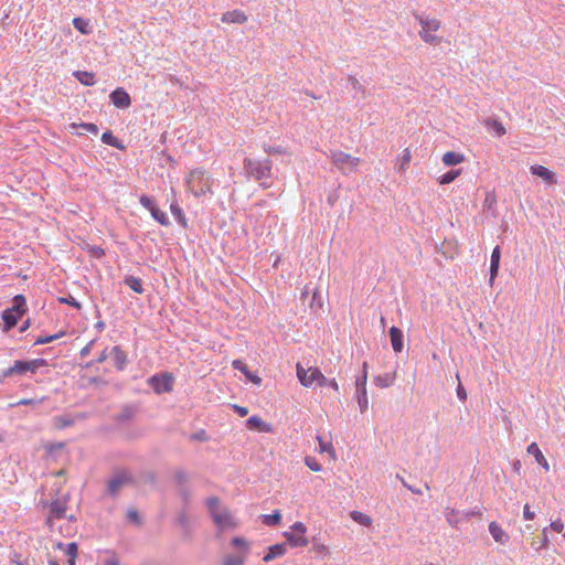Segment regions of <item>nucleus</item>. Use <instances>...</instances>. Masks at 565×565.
<instances>
[{
  "instance_id": "obj_8",
  "label": "nucleus",
  "mask_w": 565,
  "mask_h": 565,
  "mask_svg": "<svg viewBox=\"0 0 565 565\" xmlns=\"http://www.w3.org/2000/svg\"><path fill=\"white\" fill-rule=\"evenodd\" d=\"M307 527L302 522H295L290 526V531L284 532L287 546L303 547L307 546L309 541L306 537Z\"/></svg>"
},
{
  "instance_id": "obj_36",
  "label": "nucleus",
  "mask_w": 565,
  "mask_h": 565,
  "mask_svg": "<svg viewBox=\"0 0 565 565\" xmlns=\"http://www.w3.org/2000/svg\"><path fill=\"white\" fill-rule=\"evenodd\" d=\"M73 419L67 416H56L53 418V425L56 429H62L73 425Z\"/></svg>"
},
{
  "instance_id": "obj_7",
  "label": "nucleus",
  "mask_w": 565,
  "mask_h": 565,
  "mask_svg": "<svg viewBox=\"0 0 565 565\" xmlns=\"http://www.w3.org/2000/svg\"><path fill=\"white\" fill-rule=\"evenodd\" d=\"M254 177L259 181L263 188L270 186L269 180L271 178V161L265 159L264 161L250 162L249 161V177Z\"/></svg>"
},
{
  "instance_id": "obj_47",
  "label": "nucleus",
  "mask_w": 565,
  "mask_h": 565,
  "mask_svg": "<svg viewBox=\"0 0 565 565\" xmlns=\"http://www.w3.org/2000/svg\"><path fill=\"white\" fill-rule=\"evenodd\" d=\"M58 301L61 303H67V305L72 306V307H74L76 309H81L82 308L81 303L75 298H73L72 296H70L67 298L60 297Z\"/></svg>"
},
{
  "instance_id": "obj_50",
  "label": "nucleus",
  "mask_w": 565,
  "mask_h": 565,
  "mask_svg": "<svg viewBox=\"0 0 565 565\" xmlns=\"http://www.w3.org/2000/svg\"><path fill=\"white\" fill-rule=\"evenodd\" d=\"M102 140H103V142H105L107 145L117 147L116 138L113 136L111 132H104L102 136Z\"/></svg>"
},
{
  "instance_id": "obj_15",
  "label": "nucleus",
  "mask_w": 565,
  "mask_h": 565,
  "mask_svg": "<svg viewBox=\"0 0 565 565\" xmlns=\"http://www.w3.org/2000/svg\"><path fill=\"white\" fill-rule=\"evenodd\" d=\"M489 532L492 539L501 545H505L510 540L509 534L494 521L490 522Z\"/></svg>"
},
{
  "instance_id": "obj_30",
  "label": "nucleus",
  "mask_w": 565,
  "mask_h": 565,
  "mask_svg": "<svg viewBox=\"0 0 565 565\" xmlns=\"http://www.w3.org/2000/svg\"><path fill=\"white\" fill-rule=\"evenodd\" d=\"M125 284L136 294H142L145 291L142 280L138 277L128 276L125 278Z\"/></svg>"
},
{
  "instance_id": "obj_9",
  "label": "nucleus",
  "mask_w": 565,
  "mask_h": 565,
  "mask_svg": "<svg viewBox=\"0 0 565 565\" xmlns=\"http://www.w3.org/2000/svg\"><path fill=\"white\" fill-rule=\"evenodd\" d=\"M147 382L156 394L170 393L173 390L174 376L163 372L150 376Z\"/></svg>"
},
{
  "instance_id": "obj_40",
  "label": "nucleus",
  "mask_w": 565,
  "mask_h": 565,
  "mask_svg": "<svg viewBox=\"0 0 565 565\" xmlns=\"http://www.w3.org/2000/svg\"><path fill=\"white\" fill-rule=\"evenodd\" d=\"M76 78L84 85L89 86L95 83L94 73H74Z\"/></svg>"
},
{
  "instance_id": "obj_2",
  "label": "nucleus",
  "mask_w": 565,
  "mask_h": 565,
  "mask_svg": "<svg viewBox=\"0 0 565 565\" xmlns=\"http://www.w3.org/2000/svg\"><path fill=\"white\" fill-rule=\"evenodd\" d=\"M206 503L213 522L220 531L232 530L237 525L234 515L222 505L216 497L209 498Z\"/></svg>"
},
{
  "instance_id": "obj_20",
  "label": "nucleus",
  "mask_w": 565,
  "mask_h": 565,
  "mask_svg": "<svg viewBox=\"0 0 565 565\" xmlns=\"http://www.w3.org/2000/svg\"><path fill=\"white\" fill-rule=\"evenodd\" d=\"M527 452L530 455H532L536 462L542 466V468L545 470V471H548L550 470V465L547 462V460L545 459L544 455L542 454L540 447L537 446L536 443H531L529 446H527Z\"/></svg>"
},
{
  "instance_id": "obj_34",
  "label": "nucleus",
  "mask_w": 565,
  "mask_h": 565,
  "mask_svg": "<svg viewBox=\"0 0 565 565\" xmlns=\"http://www.w3.org/2000/svg\"><path fill=\"white\" fill-rule=\"evenodd\" d=\"M487 127L495 132L497 136L501 137L505 135L507 130L504 126L497 119H490L487 121Z\"/></svg>"
},
{
  "instance_id": "obj_31",
  "label": "nucleus",
  "mask_w": 565,
  "mask_h": 565,
  "mask_svg": "<svg viewBox=\"0 0 565 565\" xmlns=\"http://www.w3.org/2000/svg\"><path fill=\"white\" fill-rule=\"evenodd\" d=\"M350 516H351V519H352L354 522H356V523H359V524H361V525H363V526L369 527V526H371V525H372V519H371V516H369L367 514H365V513H363V512H360V511H352V512L350 513Z\"/></svg>"
},
{
  "instance_id": "obj_6",
  "label": "nucleus",
  "mask_w": 565,
  "mask_h": 565,
  "mask_svg": "<svg viewBox=\"0 0 565 565\" xmlns=\"http://www.w3.org/2000/svg\"><path fill=\"white\" fill-rule=\"evenodd\" d=\"M45 364H46V362L43 359H35V360H31V361L18 360V361H14L12 366H10L6 371H3L2 377H11L14 375H21L26 372L35 373L40 366H43Z\"/></svg>"
},
{
  "instance_id": "obj_37",
  "label": "nucleus",
  "mask_w": 565,
  "mask_h": 565,
  "mask_svg": "<svg viewBox=\"0 0 565 565\" xmlns=\"http://www.w3.org/2000/svg\"><path fill=\"white\" fill-rule=\"evenodd\" d=\"M411 159H412L411 150L408 148H405L403 150V153H402L401 158L398 159L399 170L401 171H406L407 170V168L409 166V162H411Z\"/></svg>"
},
{
  "instance_id": "obj_13",
  "label": "nucleus",
  "mask_w": 565,
  "mask_h": 565,
  "mask_svg": "<svg viewBox=\"0 0 565 565\" xmlns=\"http://www.w3.org/2000/svg\"><path fill=\"white\" fill-rule=\"evenodd\" d=\"M110 100L117 108H128L131 104L129 94L124 88H117L110 94Z\"/></svg>"
},
{
  "instance_id": "obj_23",
  "label": "nucleus",
  "mask_w": 565,
  "mask_h": 565,
  "mask_svg": "<svg viewBox=\"0 0 565 565\" xmlns=\"http://www.w3.org/2000/svg\"><path fill=\"white\" fill-rule=\"evenodd\" d=\"M56 548L63 550L65 548V554L68 556V565H75L77 558L78 546L75 542L68 543L64 545L63 543H57Z\"/></svg>"
},
{
  "instance_id": "obj_39",
  "label": "nucleus",
  "mask_w": 565,
  "mask_h": 565,
  "mask_svg": "<svg viewBox=\"0 0 565 565\" xmlns=\"http://www.w3.org/2000/svg\"><path fill=\"white\" fill-rule=\"evenodd\" d=\"M317 440L319 443V450H320V452H328L332 457H334L335 452H334V448H333L331 443L324 441L322 439V437H320V436H317Z\"/></svg>"
},
{
  "instance_id": "obj_11",
  "label": "nucleus",
  "mask_w": 565,
  "mask_h": 565,
  "mask_svg": "<svg viewBox=\"0 0 565 565\" xmlns=\"http://www.w3.org/2000/svg\"><path fill=\"white\" fill-rule=\"evenodd\" d=\"M67 510L66 502L64 500H54L50 504V513L46 523L52 526L54 520L62 519Z\"/></svg>"
},
{
  "instance_id": "obj_52",
  "label": "nucleus",
  "mask_w": 565,
  "mask_h": 565,
  "mask_svg": "<svg viewBox=\"0 0 565 565\" xmlns=\"http://www.w3.org/2000/svg\"><path fill=\"white\" fill-rule=\"evenodd\" d=\"M127 518L130 522L132 523H136V524H139L140 523V520H139V514L137 512V510H134V509H130L128 512H127Z\"/></svg>"
},
{
  "instance_id": "obj_41",
  "label": "nucleus",
  "mask_w": 565,
  "mask_h": 565,
  "mask_svg": "<svg viewBox=\"0 0 565 565\" xmlns=\"http://www.w3.org/2000/svg\"><path fill=\"white\" fill-rule=\"evenodd\" d=\"M64 334H65L64 332H58V333H55L52 335L39 337L35 340L34 344H46V343L53 342V341L62 338Z\"/></svg>"
},
{
  "instance_id": "obj_4",
  "label": "nucleus",
  "mask_w": 565,
  "mask_h": 565,
  "mask_svg": "<svg viewBox=\"0 0 565 565\" xmlns=\"http://www.w3.org/2000/svg\"><path fill=\"white\" fill-rule=\"evenodd\" d=\"M14 305L2 312V320L4 322V330L9 331L18 323L19 319L26 311V301L22 295L13 298Z\"/></svg>"
},
{
  "instance_id": "obj_25",
  "label": "nucleus",
  "mask_w": 565,
  "mask_h": 565,
  "mask_svg": "<svg viewBox=\"0 0 565 565\" xmlns=\"http://www.w3.org/2000/svg\"><path fill=\"white\" fill-rule=\"evenodd\" d=\"M395 381V373H384L374 376L373 382L377 387L386 388L390 387Z\"/></svg>"
},
{
  "instance_id": "obj_35",
  "label": "nucleus",
  "mask_w": 565,
  "mask_h": 565,
  "mask_svg": "<svg viewBox=\"0 0 565 565\" xmlns=\"http://www.w3.org/2000/svg\"><path fill=\"white\" fill-rule=\"evenodd\" d=\"M323 306V301L321 298V295L319 294L318 289H315L312 292L311 301L309 303V307L313 311H318Z\"/></svg>"
},
{
  "instance_id": "obj_51",
  "label": "nucleus",
  "mask_w": 565,
  "mask_h": 565,
  "mask_svg": "<svg viewBox=\"0 0 565 565\" xmlns=\"http://www.w3.org/2000/svg\"><path fill=\"white\" fill-rule=\"evenodd\" d=\"M551 529L557 533H561L564 530V523L561 519L554 520L550 524Z\"/></svg>"
},
{
  "instance_id": "obj_26",
  "label": "nucleus",
  "mask_w": 565,
  "mask_h": 565,
  "mask_svg": "<svg viewBox=\"0 0 565 565\" xmlns=\"http://www.w3.org/2000/svg\"><path fill=\"white\" fill-rule=\"evenodd\" d=\"M246 20L244 12L239 10L228 11L223 14L222 21L225 23H243Z\"/></svg>"
},
{
  "instance_id": "obj_16",
  "label": "nucleus",
  "mask_w": 565,
  "mask_h": 565,
  "mask_svg": "<svg viewBox=\"0 0 565 565\" xmlns=\"http://www.w3.org/2000/svg\"><path fill=\"white\" fill-rule=\"evenodd\" d=\"M500 258H501L500 246H495L493 248V250L491 253V257H490V279H489L490 286L493 285V280L498 276L499 266H500Z\"/></svg>"
},
{
  "instance_id": "obj_33",
  "label": "nucleus",
  "mask_w": 565,
  "mask_h": 565,
  "mask_svg": "<svg viewBox=\"0 0 565 565\" xmlns=\"http://www.w3.org/2000/svg\"><path fill=\"white\" fill-rule=\"evenodd\" d=\"M461 173L460 169L457 170H450L443 174L439 179V184H449L454 182Z\"/></svg>"
},
{
  "instance_id": "obj_5",
  "label": "nucleus",
  "mask_w": 565,
  "mask_h": 565,
  "mask_svg": "<svg viewBox=\"0 0 565 565\" xmlns=\"http://www.w3.org/2000/svg\"><path fill=\"white\" fill-rule=\"evenodd\" d=\"M297 377L302 386L310 387L313 384L318 386L327 385V377L321 373L318 367L305 369L300 363H297Z\"/></svg>"
},
{
  "instance_id": "obj_46",
  "label": "nucleus",
  "mask_w": 565,
  "mask_h": 565,
  "mask_svg": "<svg viewBox=\"0 0 565 565\" xmlns=\"http://www.w3.org/2000/svg\"><path fill=\"white\" fill-rule=\"evenodd\" d=\"M140 204L146 207L147 210H149L150 212L152 210H154L157 207V205L154 204V202L152 201L151 198L147 196V195H141L140 198Z\"/></svg>"
},
{
  "instance_id": "obj_3",
  "label": "nucleus",
  "mask_w": 565,
  "mask_h": 565,
  "mask_svg": "<svg viewBox=\"0 0 565 565\" xmlns=\"http://www.w3.org/2000/svg\"><path fill=\"white\" fill-rule=\"evenodd\" d=\"M331 163L344 175L358 171L361 159L341 150H331L329 153Z\"/></svg>"
},
{
  "instance_id": "obj_24",
  "label": "nucleus",
  "mask_w": 565,
  "mask_h": 565,
  "mask_svg": "<svg viewBox=\"0 0 565 565\" xmlns=\"http://www.w3.org/2000/svg\"><path fill=\"white\" fill-rule=\"evenodd\" d=\"M443 163L447 167L457 166L465 161V156L459 152L448 151L443 156Z\"/></svg>"
},
{
  "instance_id": "obj_64",
  "label": "nucleus",
  "mask_w": 565,
  "mask_h": 565,
  "mask_svg": "<svg viewBox=\"0 0 565 565\" xmlns=\"http://www.w3.org/2000/svg\"><path fill=\"white\" fill-rule=\"evenodd\" d=\"M232 544L234 546H245V540L235 537V539H233Z\"/></svg>"
},
{
  "instance_id": "obj_57",
  "label": "nucleus",
  "mask_w": 565,
  "mask_h": 565,
  "mask_svg": "<svg viewBox=\"0 0 565 565\" xmlns=\"http://www.w3.org/2000/svg\"><path fill=\"white\" fill-rule=\"evenodd\" d=\"M348 81L350 82V84L352 85L353 89H358V90H363V87L362 85L359 83V81L356 78H354L353 76H349L348 77Z\"/></svg>"
},
{
  "instance_id": "obj_1",
  "label": "nucleus",
  "mask_w": 565,
  "mask_h": 565,
  "mask_svg": "<svg viewBox=\"0 0 565 565\" xmlns=\"http://www.w3.org/2000/svg\"><path fill=\"white\" fill-rule=\"evenodd\" d=\"M186 190L195 198L212 193L213 180L211 174L203 169H193L185 177Z\"/></svg>"
},
{
  "instance_id": "obj_45",
  "label": "nucleus",
  "mask_w": 565,
  "mask_h": 565,
  "mask_svg": "<svg viewBox=\"0 0 565 565\" xmlns=\"http://www.w3.org/2000/svg\"><path fill=\"white\" fill-rule=\"evenodd\" d=\"M430 32L431 31L420 30L419 35L424 42L433 44L437 42V36L431 34Z\"/></svg>"
},
{
  "instance_id": "obj_21",
  "label": "nucleus",
  "mask_w": 565,
  "mask_h": 565,
  "mask_svg": "<svg viewBox=\"0 0 565 565\" xmlns=\"http://www.w3.org/2000/svg\"><path fill=\"white\" fill-rule=\"evenodd\" d=\"M249 429L257 430L258 433H271L273 425L254 415L249 416Z\"/></svg>"
},
{
  "instance_id": "obj_17",
  "label": "nucleus",
  "mask_w": 565,
  "mask_h": 565,
  "mask_svg": "<svg viewBox=\"0 0 565 565\" xmlns=\"http://www.w3.org/2000/svg\"><path fill=\"white\" fill-rule=\"evenodd\" d=\"M388 332L393 351L395 353H401L404 348L402 330L397 327H391Z\"/></svg>"
},
{
  "instance_id": "obj_63",
  "label": "nucleus",
  "mask_w": 565,
  "mask_h": 565,
  "mask_svg": "<svg viewBox=\"0 0 565 565\" xmlns=\"http://www.w3.org/2000/svg\"><path fill=\"white\" fill-rule=\"evenodd\" d=\"M92 345H93V342H89L86 347H84V348L81 350V355H82V356H86V355H88V354H89V352H90Z\"/></svg>"
},
{
  "instance_id": "obj_19",
  "label": "nucleus",
  "mask_w": 565,
  "mask_h": 565,
  "mask_svg": "<svg viewBox=\"0 0 565 565\" xmlns=\"http://www.w3.org/2000/svg\"><path fill=\"white\" fill-rule=\"evenodd\" d=\"M444 516H445L447 523L451 527H455V529H458L459 523L461 521H463L462 515H461V511L456 510L454 508H449V507L445 508Z\"/></svg>"
},
{
  "instance_id": "obj_32",
  "label": "nucleus",
  "mask_w": 565,
  "mask_h": 565,
  "mask_svg": "<svg viewBox=\"0 0 565 565\" xmlns=\"http://www.w3.org/2000/svg\"><path fill=\"white\" fill-rule=\"evenodd\" d=\"M311 544L312 551L319 556L324 557L329 554L327 545H324L319 539L313 537Z\"/></svg>"
},
{
  "instance_id": "obj_58",
  "label": "nucleus",
  "mask_w": 565,
  "mask_h": 565,
  "mask_svg": "<svg viewBox=\"0 0 565 565\" xmlns=\"http://www.w3.org/2000/svg\"><path fill=\"white\" fill-rule=\"evenodd\" d=\"M233 366L247 375V366L242 361H234Z\"/></svg>"
},
{
  "instance_id": "obj_14",
  "label": "nucleus",
  "mask_w": 565,
  "mask_h": 565,
  "mask_svg": "<svg viewBox=\"0 0 565 565\" xmlns=\"http://www.w3.org/2000/svg\"><path fill=\"white\" fill-rule=\"evenodd\" d=\"M130 476L127 472H119L108 481V490L116 494L122 486L130 482Z\"/></svg>"
},
{
  "instance_id": "obj_42",
  "label": "nucleus",
  "mask_w": 565,
  "mask_h": 565,
  "mask_svg": "<svg viewBox=\"0 0 565 565\" xmlns=\"http://www.w3.org/2000/svg\"><path fill=\"white\" fill-rule=\"evenodd\" d=\"M170 210H171V213L178 218V221L181 224H185L184 213L182 212L181 207L177 203L171 204Z\"/></svg>"
},
{
  "instance_id": "obj_29",
  "label": "nucleus",
  "mask_w": 565,
  "mask_h": 565,
  "mask_svg": "<svg viewBox=\"0 0 565 565\" xmlns=\"http://www.w3.org/2000/svg\"><path fill=\"white\" fill-rule=\"evenodd\" d=\"M258 520L267 526H275L280 523L281 514L279 511H275L273 514H260Z\"/></svg>"
},
{
  "instance_id": "obj_12",
  "label": "nucleus",
  "mask_w": 565,
  "mask_h": 565,
  "mask_svg": "<svg viewBox=\"0 0 565 565\" xmlns=\"http://www.w3.org/2000/svg\"><path fill=\"white\" fill-rule=\"evenodd\" d=\"M530 172L541 178L546 184L553 185L557 183L555 173L543 166L533 164L530 167Z\"/></svg>"
},
{
  "instance_id": "obj_60",
  "label": "nucleus",
  "mask_w": 565,
  "mask_h": 565,
  "mask_svg": "<svg viewBox=\"0 0 565 565\" xmlns=\"http://www.w3.org/2000/svg\"><path fill=\"white\" fill-rule=\"evenodd\" d=\"M92 254L98 258H102L105 255V252L102 247H93L90 249Z\"/></svg>"
},
{
  "instance_id": "obj_61",
  "label": "nucleus",
  "mask_w": 565,
  "mask_h": 565,
  "mask_svg": "<svg viewBox=\"0 0 565 565\" xmlns=\"http://www.w3.org/2000/svg\"><path fill=\"white\" fill-rule=\"evenodd\" d=\"M326 386H329V387L333 388L335 392L339 391V385H338V383H337V381L334 379H332V380L327 379V385Z\"/></svg>"
},
{
  "instance_id": "obj_56",
  "label": "nucleus",
  "mask_w": 565,
  "mask_h": 565,
  "mask_svg": "<svg viewBox=\"0 0 565 565\" xmlns=\"http://www.w3.org/2000/svg\"><path fill=\"white\" fill-rule=\"evenodd\" d=\"M457 396L460 401H466L467 399V392L465 390V387L459 383V385L457 386Z\"/></svg>"
},
{
  "instance_id": "obj_62",
  "label": "nucleus",
  "mask_w": 565,
  "mask_h": 565,
  "mask_svg": "<svg viewBox=\"0 0 565 565\" xmlns=\"http://www.w3.org/2000/svg\"><path fill=\"white\" fill-rule=\"evenodd\" d=\"M249 382L259 385L262 383V379L258 375L252 374L249 372Z\"/></svg>"
},
{
  "instance_id": "obj_38",
  "label": "nucleus",
  "mask_w": 565,
  "mask_h": 565,
  "mask_svg": "<svg viewBox=\"0 0 565 565\" xmlns=\"http://www.w3.org/2000/svg\"><path fill=\"white\" fill-rule=\"evenodd\" d=\"M152 217L160 223L161 225H169V218L164 212H162L158 206L151 212Z\"/></svg>"
},
{
  "instance_id": "obj_27",
  "label": "nucleus",
  "mask_w": 565,
  "mask_h": 565,
  "mask_svg": "<svg viewBox=\"0 0 565 565\" xmlns=\"http://www.w3.org/2000/svg\"><path fill=\"white\" fill-rule=\"evenodd\" d=\"M110 354L115 361L117 369L124 370L126 362H127V356H126L125 352L119 347H114L111 349Z\"/></svg>"
},
{
  "instance_id": "obj_48",
  "label": "nucleus",
  "mask_w": 565,
  "mask_h": 565,
  "mask_svg": "<svg viewBox=\"0 0 565 565\" xmlns=\"http://www.w3.org/2000/svg\"><path fill=\"white\" fill-rule=\"evenodd\" d=\"M225 565H244V556L239 555L237 557L228 556L225 559Z\"/></svg>"
},
{
  "instance_id": "obj_18",
  "label": "nucleus",
  "mask_w": 565,
  "mask_h": 565,
  "mask_svg": "<svg viewBox=\"0 0 565 565\" xmlns=\"http://www.w3.org/2000/svg\"><path fill=\"white\" fill-rule=\"evenodd\" d=\"M287 552V543H278L268 547V552L264 555V562H270L277 557L285 555Z\"/></svg>"
},
{
  "instance_id": "obj_49",
  "label": "nucleus",
  "mask_w": 565,
  "mask_h": 565,
  "mask_svg": "<svg viewBox=\"0 0 565 565\" xmlns=\"http://www.w3.org/2000/svg\"><path fill=\"white\" fill-rule=\"evenodd\" d=\"M548 544H550V540L547 536V527H544L542 531L541 544H540V546L536 547V550L546 548L548 546Z\"/></svg>"
},
{
  "instance_id": "obj_54",
  "label": "nucleus",
  "mask_w": 565,
  "mask_h": 565,
  "mask_svg": "<svg viewBox=\"0 0 565 565\" xmlns=\"http://www.w3.org/2000/svg\"><path fill=\"white\" fill-rule=\"evenodd\" d=\"M480 511L477 510H469V511H461V515L463 521H468L473 516L480 515Z\"/></svg>"
},
{
  "instance_id": "obj_55",
  "label": "nucleus",
  "mask_w": 565,
  "mask_h": 565,
  "mask_svg": "<svg viewBox=\"0 0 565 565\" xmlns=\"http://www.w3.org/2000/svg\"><path fill=\"white\" fill-rule=\"evenodd\" d=\"M523 518L524 520H533L535 518V513L531 511L530 505L527 503L523 508Z\"/></svg>"
},
{
  "instance_id": "obj_59",
  "label": "nucleus",
  "mask_w": 565,
  "mask_h": 565,
  "mask_svg": "<svg viewBox=\"0 0 565 565\" xmlns=\"http://www.w3.org/2000/svg\"><path fill=\"white\" fill-rule=\"evenodd\" d=\"M233 409L238 413L241 417H244L247 415V408L238 405H232Z\"/></svg>"
},
{
  "instance_id": "obj_10",
  "label": "nucleus",
  "mask_w": 565,
  "mask_h": 565,
  "mask_svg": "<svg viewBox=\"0 0 565 565\" xmlns=\"http://www.w3.org/2000/svg\"><path fill=\"white\" fill-rule=\"evenodd\" d=\"M362 375L356 379L355 386H356V397H358V404L360 407L361 413H365L369 408V399H367V392H366V381H367V363L363 362L362 365Z\"/></svg>"
},
{
  "instance_id": "obj_53",
  "label": "nucleus",
  "mask_w": 565,
  "mask_h": 565,
  "mask_svg": "<svg viewBox=\"0 0 565 565\" xmlns=\"http://www.w3.org/2000/svg\"><path fill=\"white\" fill-rule=\"evenodd\" d=\"M41 402H42V399L36 401L33 398H23V399L19 401L18 403L11 404V407L17 406V405H38Z\"/></svg>"
},
{
  "instance_id": "obj_22",
  "label": "nucleus",
  "mask_w": 565,
  "mask_h": 565,
  "mask_svg": "<svg viewBox=\"0 0 565 565\" xmlns=\"http://www.w3.org/2000/svg\"><path fill=\"white\" fill-rule=\"evenodd\" d=\"M416 20L422 26V30L437 31L440 28V21L437 19H430L427 15L415 14Z\"/></svg>"
},
{
  "instance_id": "obj_28",
  "label": "nucleus",
  "mask_w": 565,
  "mask_h": 565,
  "mask_svg": "<svg viewBox=\"0 0 565 565\" xmlns=\"http://www.w3.org/2000/svg\"><path fill=\"white\" fill-rule=\"evenodd\" d=\"M73 25L82 34L86 35V34L92 33V26L87 19L81 18V17L74 18Z\"/></svg>"
},
{
  "instance_id": "obj_43",
  "label": "nucleus",
  "mask_w": 565,
  "mask_h": 565,
  "mask_svg": "<svg viewBox=\"0 0 565 565\" xmlns=\"http://www.w3.org/2000/svg\"><path fill=\"white\" fill-rule=\"evenodd\" d=\"M306 466L312 471H321L322 466L313 457H306Z\"/></svg>"
},
{
  "instance_id": "obj_44",
  "label": "nucleus",
  "mask_w": 565,
  "mask_h": 565,
  "mask_svg": "<svg viewBox=\"0 0 565 565\" xmlns=\"http://www.w3.org/2000/svg\"><path fill=\"white\" fill-rule=\"evenodd\" d=\"M72 127L73 128L79 127L83 130H85L86 132H90V134H94V135H96L98 132V127L95 124H90V122H88V124H79V125L72 124Z\"/></svg>"
}]
</instances>
